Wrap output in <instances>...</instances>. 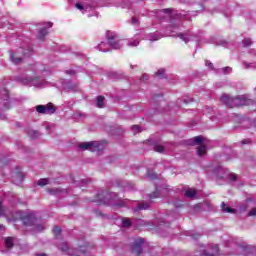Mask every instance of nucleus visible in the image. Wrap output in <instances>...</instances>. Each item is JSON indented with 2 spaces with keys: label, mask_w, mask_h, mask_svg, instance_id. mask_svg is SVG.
Segmentation results:
<instances>
[{
  "label": "nucleus",
  "mask_w": 256,
  "mask_h": 256,
  "mask_svg": "<svg viewBox=\"0 0 256 256\" xmlns=\"http://www.w3.org/2000/svg\"><path fill=\"white\" fill-rule=\"evenodd\" d=\"M220 101L227 105L229 109H233L235 107H245L247 105H251V100H247L243 96L231 97L229 94H223L220 98Z\"/></svg>",
  "instance_id": "nucleus-1"
},
{
  "label": "nucleus",
  "mask_w": 256,
  "mask_h": 256,
  "mask_svg": "<svg viewBox=\"0 0 256 256\" xmlns=\"http://www.w3.org/2000/svg\"><path fill=\"white\" fill-rule=\"evenodd\" d=\"M116 200L117 194L104 190L96 195V199L94 201L98 205H118L121 207V205L115 203Z\"/></svg>",
  "instance_id": "nucleus-2"
},
{
  "label": "nucleus",
  "mask_w": 256,
  "mask_h": 256,
  "mask_svg": "<svg viewBox=\"0 0 256 256\" xmlns=\"http://www.w3.org/2000/svg\"><path fill=\"white\" fill-rule=\"evenodd\" d=\"M79 149H82V151H103L105 149V143L104 142H82L78 145Z\"/></svg>",
  "instance_id": "nucleus-3"
},
{
  "label": "nucleus",
  "mask_w": 256,
  "mask_h": 256,
  "mask_svg": "<svg viewBox=\"0 0 256 256\" xmlns=\"http://www.w3.org/2000/svg\"><path fill=\"white\" fill-rule=\"evenodd\" d=\"M106 37L109 45H111L113 49H121V47L119 46V36H117V33L108 31Z\"/></svg>",
  "instance_id": "nucleus-4"
},
{
  "label": "nucleus",
  "mask_w": 256,
  "mask_h": 256,
  "mask_svg": "<svg viewBox=\"0 0 256 256\" xmlns=\"http://www.w3.org/2000/svg\"><path fill=\"white\" fill-rule=\"evenodd\" d=\"M143 245H145V239L137 238L132 244V253H136V255H142Z\"/></svg>",
  "instance_id": "nucleus-5"
},
{
  "label": "nucleus",
  "mask_w": 256,
  "mask_h": 256,
  "mask_svg": "<svg viewBox=\"0 0 256 256\" xmlns=\"http://www.w3.org/2000/svg\"><path fill=\"white\" fill-rule=\"evenodd\" d=\"M21 220L23 225H25L26 227H31L35 223H37V218L33 214H23L21 216Z\"/></svg>",
  "instance_id": "nucleus-6"
},
{
  "label": "nucleus",
  "mask_w": 256,
  "mask_h": 256,
  "mask_svg": "<svg viewBox=\"0 0 256 256\" xmlns=\"http://www.w3.org/2000/svg\"><path fill=\"white\" fill-rule=\"evenodd\" d=\"M55 111H57V108L55 105H53V103L50 102L46 105V115H53Z\"/></svg>",
  "instance_id": "nucleus-7"
},
{
  "label": "nucleus",
  "mask_w": 256,
  "mask_h": 256,
  "mask_svg": "<svg viewBox=\"0 0 256 256\" xmlns=\"http://www.w3.org/2000/svg\"><path fill=\"white\" fill-rule=\"evenodd\" d=\"M221 209L224 213H237V210L227 206L225 202L221 204Z\"/></svg>",
  "instance_id": "nucleus-8"
},
{
  "label": "nucleus",
  "mask_w": 256,
  "mask_h": 256,
  "mask_svg": "<svg viewBox=\"0 0 256 256\" xmlns=\"http://www.w3.org/2000/svg\"><path fill=\"white\" fill-rule=\"evenodd\" d=\"M47 35H49V31H47V28H42L39 31L38 39L40 41H43V39H45V37H47Z\"/></svg>",
  "instance_id": "nucleus-9"
},
{
  "label": "nucleus",
  "mask_w": 256,
  "mask_h": 256,
  "mask_svg": "<svg viewBox=\"0 0 256 256\" xmlns=\"http://www.w3.org/2000/svg\"><path fill=\"white\" fill-rule=\"evenodd\" d=\"M4 243H5L6 249H13L14 247L13 237H6Z\"/></svg>",
  "instance_id": "nucleus-10"
},
{
  "label": "nucleus",
  "mask_w": 256,
  "mask_h": 256,
  "mask_svg": "<svg viewBox=\"0 0 256 256\" xmlns=\"http://www.w3.org/2000/svg\"><path fill=\"white\" fill-rule=\"evenodd\" d=\"M197 195V190L195 189H188L185 191V196L189 199H193Z\"/></svg>",
  "instance_id": "nucleus-11"
},
{
  "label": "nucleus",
  "mask_w": 256,
  "mask_h": 256,
  "mask_svg": "<svg viewBox=\"0 0 256 256\" xmlns=\"http://www.w3.org/2000/svg\"><path fill=\"white\" fill-rule=\"evenodd\" d=\"M104 102H105V96H98V97H97L96 106H97L99 109H103V107H104Z\"/></svg>",
  "instance_id": "nucleus-12"
},
{
  "label": "nucleus",
  "mask_w": 256,
  "mask_h": 256,
  "mask_svg": "<svg viewBox=\"0 0 256 256\" xmlns=\"http://www.w3.org/2000/svg\"><path fill=\"white\" fill-rule=\"evenodd\" d=\"M149 207V203L147 202H141L137 205V207L134 209V211H143Z\"/></svg>",
  "instance_id": "nucleus-13"
},
{
  "label": "nucleus",
  "mask_w": 256,
  "mask_h": 256,
  "mask_svg": "<svg viewBox=\"0 0 256 256\" xmlns=\"http://www.w3.org/2000/svg\"><path fill=\"white\" fill-rule=\"evenodd\" d=\"M197 153H198L199 157H203V155H205V153H207V147L205 145H200L197 148Z\"/></svg>",
  "instance_id": "nucleus-14"
},
{
  "label": "nucleus",
  "mask_w": 256,
  "mask_h": 256,
  "mask_svg": "<svg viewBox=\"0 0 256 256\" xmlns=\"http://www.w3.org/2000/svg\"><path fill=\"white\" fill-rule=\"evenodd\" d=\"M11 61L15 65H18V63H21L23 61V58L19 57L17 54H12Z\"/></svg>",
  "instance_id": "nucleus-15"
},
{
  "label": "nucleus",
  "mask_w": 256,
  "mask_h": 256,
  "mask_svg": "<svg viewBox=\"0 0 256 256\" xmlns=\"http://www.w3.org/2000/svg\"><path fill=\"white\" fill-rule=\"evenodd\" d=\"M37 113L45 114L47 115V108L45 105H38L36 106Z\"/></svg>",
  "instance_id": "nucleus-16"
},
{
  "label": "nucleus",
  "mask_w": 256,
  "mask_h": 256,
  "mask_svg": "<svg viewBox=\"0 0 256 256\" xmlns=\"http://www.w3.org/2000/svg\"><path fill=\"white\" fill-rule=\"evenodd\" d=\"M37 184H38L40 187H45V185H49V179H47V178H42V179L38 180Z\"/></svg>",
  "instance_id": "nucleus-17"
},
{
  "label": "nucleus",
  "mask_w": 256,
  "mask_h": 256,
  "mask_svg": "<svg viewBox=\"0 0 256 256\" xmlns=\"http://www.w3.org/2000/svg\"><path fill=\"white\" fill-rule=\"evenodd\" d=\"M154 151L156 153H163V151H165V147H163V145H155L154 146Z\"/></svg>",
  "instance_id": "nucleus-18"
},
{
  "label": "nucleus",
  "mask_w": 256,
  "mask_h": 256,
  "mask_svg": "<svg viewBox=\"0 0 256 256\" xmlns=\"http://www.w3.org/2000/svg\"><path fill=\"white\" fill-rule=\"evenodd\" d=\"M163 37L162 34H154L151 36L150 41H159V39H163Z\"/></svg>",
  "instance_id": "nucleus-19"
},
{
  "label": "nucleus",
  "mask_w": 256,
  "mask_h": 256,
  "mask_svg": "<svg viewBox=\"0 0 256 256\" xmlns=\"http://www.w3.org/2000/svg\"><path fill=\"white\" fill-rule=\"evenodd\" d=\"M60 251H69V245H67V242H63L59 247Z\"/></svg>",
  "instance_id": "nucleus-20"
},
{
  "label": "nucleus",
  "mask_w": 256,
  "mask_h": 256,
  "mask_svg": "<svg viewBox=\"0 0 256 256\" xmlns=\"http://www.w3.org/2000/svg\"><path fill=\"white\" fill-rule=\"evenodd\" d=\"M147 177H149V179H158L157 173L153 172V171H148L147 172Z\"/></svg>",
  "instance_id": "nucleus-21"
},
{
  "label": "nucleus",
  "mask_w": 256,
  "mask_h": 256,
  "mask_svg": "<svg viewBox=\"0 0 256 256\" xmlns=\"http://www.w3.org/2000/svg\"><path fill=\"white\" fill-rule=\"evenodd\" d=\"M150 199H158L159 198V190H157V188L155 189V191L151 194H149Z\"/></svg>",
  "instance_id": "nucleus-22"
},
{
  "label": "nucleus",
  "mask_w": 256,
  "mask_h": 256,
  "mask_svg": "<svg viewBox=\"0 0 256 256\" xmlns=\"http://www.w3.org/2000/svg\"><path fill=\"white\" fill-rule=\"evenodd\" d=\"M123 227H131V220L129 218H124L122 220Z\"/></svg>",
  "instance_id": "nucleus-23"
},
{
  "label": "nucleus",
  "mask_w": 256,
  "mask_h": 256,
  "mask_svg": "<svg viewBox=\"0 0 256 256\" xmlns=\"http://www.w3.org/2000/svg\"><path fill=\"white\" fill-rule=\"evenodd\" d=\"M53 233L55 237H59V235H61V228L59 226H54Z\"/></svg>",
  "instance_id": "nucleus-24"
},
{
  "label": "nucleus",
  "mask_w": 256,
  "mask_h": 256,
  "mask_svg": "<svg viewBox=\"0 0 256 256\" xmlns=\"http://www.w3.org/2000/svg\"><path fill=\"white\" fill-rule=\"evenodd\" d=\"M194 143H195L196 145H201V144L203 143V137H201V136H196V137L194 138Z\"/></svg>",
  "instance_id": "nucleus-25"
},
{
  "label": "nucleus",
  "mask_w": 256,
  "mask_h": 256,
  "mask_svg": "<svg viewBox=\"0 0 256 256\" xmlns=\"http://www.w3.org/2000/svg\"><path fill=\"white\" fill-rule=\"evenodd\" d=\"M105 45H107L106 43H100L98 45L99 51H102L103 53H107V50L103 49V47H105Z\"/></svg>",
  "instance_id": "nucleus-26"
},
{
  "label": "nucleus",
  "mask_w": 256,
  "mask_h": 256,
  "mask_svg": "<svg viewBox=\"0 0 256 256\" xmlns=\"http://www.w3.org/2000/svg\"><path fill=\"white\" fill-rule=\"evenodd\" d=\"M132 131L135 133H141V127H139V125H134L132 126Z\"/></svg>",
  "instance_id": "nucleus-27"
},
{
  "label": "nucleus",
  "mask_w": 256,
  "mask_h": 256,
  "mask_svg": "<svg viewBox=\"0 0 256 256\" xmlns=\"http://www.w3.org/2000/svg\"><path fill=\"white\" fill-rule=\"evenodd\" d=\"M157 77H163L165 75V70L160 69L156 72Z\"/></svg>",
  "instance_id": "nucleus-28"
},
{
  "label": "nucleus",
  "mask_w": 256,
  "mask_h": 256,
  "mask_svg": "<svg viewBox=\"0 0 256 256\" xmlns=\"http://www.w3.org/2000/svg\"><path fill=\"white\" fill-rule=\"evenodd\" d=\"M251 39H246V40H244L243 41V45H244V47H249V46H251Z\"/></svg>",
  "instance_id": "nucleus-29"
},
{
  "label": "nucleus",
  "mask_w": 256,
  "mask_h": 256,
  "mask_svg": "<svg viewBox=\"0 0 256 256\" xmlns=\"http://www.w3.org/2000/svg\"><path fill=\"white\" fill-rule=\"evenodd\" d=\"M178 37L180 38V39H182V41H184L185 43H188L189 42V39H187V38H185V35H183V34H178Z\"/></svg>",
  "instance_id": "nucleus-30"
},
{
  "label": "nucleus",
  "mask_w": 256,
  "mask_h": 256,
  "mask_svg": "<svg viewBox=\"0 0 256 256\" xmlns=\"http://www.w3.org/2000/svg\"><path fill=\"white\" fill-rule=\"evenodd\" d=\"M61 190L59 189H52L49 191V193H51V195H57Z\"/></svg>",
  "instance_id": "nucleus-31"
},
{
  "label": "nucleus",
  "mask_w": 256,
  "mask_h": 256,
  "mask_svg": "<svg viewBox=\"0 0 256 256\" xmlns=\"http://www.w3.org/2000/svg\"><path fill=\"white\" fill-rule=\"evenodd\" d=\"M255 215H256V208H253L252 210H250L249 216L250 217H255Z\"/></svg>",
  "instance_id": "nucleus-32"
},
{
  "label": "nucleus",
  "mask_w": 256,
  "mask_h": 256,
  "mask_svg": "<svg viewBox=\"0 0 256 256\" xmlns=\"http://www.w3.org/2000/svg\"><path fill=\"white\" fill-rule=\"evenodd\" d=\"M76 9H79V11H83L84 7L82 6L81 3H76L75 5Z\"/></svg>",
  "instance_id": "nucleus-33"
},
{
  "label": "nucleus",
  "mask_w": 256,
  "mask_h": 256,
  "mask_svg": "<svg viewBox=\"0 0 256 256\" xmlns=\"http://www.w3.org/2000/svg\"><path fill=\"white\" fill-rule=\"evenodd\" d=\"M161 13H165L166 15L170 16L171 15V9H164L161 11Z\"/></svg>",
  "instance_id": "nucleus-34"
},
{
  "label": "nucleus",
  "mask_w": 256,
  "mask_h": 256,
  "mask_svg": "<svg viewBox=\"0 0 256 256\" xmlns=\"http://www.w3.org/2000/svg\"><path fill=\"white\" fill-rule=\"evenodd\" d=\"M130 47H137V45H139V41L138 40H134L132 43L129 44Z\"/></svg>",
  "instance_id": "nucleus-35"
},
{
  "label": "nucleus",
  "mask_w": 256,
  "mask_h": 256,
  "mask_svg": "<svg viewBox=\"0 0 256 256\" xmlns=\"http://www.w3.org/2000/svg\"><path fill=\"white\" fill-rule=\"evenodd\" d=\"M230 179H231V181H237L236 174H230Z\"/></svg>",
  "instance_id": "nucleus-36"
},
{
  "label": "nucleus",
  "mask_w": 256,
  "mask_h": 256,
  "mask_svg": "<svg viewBox=\"0 0 256 256\" xmlns=\"http://www.w3.org/2000/svg\"><path fill=\"white\" fill-rule=\"evenodd\" d=\"M7 109H11V106H9V102L4 103V110L7 111Z\"/></svg>",
  "instance_id": "nucleus-37"
},
{
  "label": "nucleus",
  "mask_w": 256,
  "mask_h": 256,
  "mask_svg": "<svg viewBox=\"0 0 256 256\" xmlns=\"http://www.w3.org/2000/svg\"><path fill=\"white\" fill-rule=\"evenodd\" d=\"M247 143H251V140L250 139L242 140V145H247Z\"/></svg>",
  "instance_id": "nucleus-38"
},
{
  "label": "nucleus",
  "mask_w": 256,
  "mask_h": 256,
  "mask_svg": "<svg viewBox=\"0 0 256 256\" xmlns=\"http://www.w3.org/2000/svg\"><path fill=\"white\" fill-rule=\"evenodd\" d=\"M66 73H67V75H75L74 70H67Z\"/></svg>",
  "instance_id": "nucleus-39"
},
{
  "label": "nucleus",
  "mask_w": 256,
  "mask_h": 256,
  "mask_svg": "<svg viewBox=\"0 0 256 256\" xmlns=\"http://www.w3.org/2000/svg\"><path fill=\"white\" fill-rule=\"evenodd\" d=\"M201 256H215V255L209 254L207 253V251L204 250Z\"/></svg>",
  "instance_id": "nucleus-40"
},
{
  "label": "nucleus",
  "mask_w": 256,
  "mask_h": 256,
  "mask_svg": "<svg viewBox=\"0 0 256 256\" xmlns=\"http://www.w3.org/2000/svg\"><path fill=\"white\" fill-rule=\"evenodd\" d=\"M214 251L216 252V255H219V246H214Z\"/></svg>",
  "instance_id": "nucleus-41"
},
{
  "label": "nucleus",
  "mask_w": 256,
  "mask_h": 256,
  "mask_svg": "<svg viewBox=\"0 0 256 256\" xmlns=\"http://www.w3.org/2000/svg\"><path fill=\"white\" fill-rule=\"evenodd\" d=\"M199 237H201L199 234H193L192 235V239H199Z\"/></svg>",
  "instance_id": "nucleus-42"
},
{
  "label": "nucleus",
  "mask_w": 256,
  "mask_h": 256,
  "mask_svg": "<svg viewBox=\"0 0 256 256\" xmlns=\"http://www.w3.org/2000/svg\"><path fill=\"white\" fill-rule=\"evenodd\" d=\"M23 55H24V57H27V56H28V57H31V51H29V54H27V52L24 51V52H23Z\"/></svg>",
  "instance_id": "nucleus-43"
},
{
  "label": "nucleus",
  "mask_w": 256,
  "mask_h": 256,
  "mask_svg": "<svg viewBox=\"0 0 256 256\" xmlns=\"http://www.w3.org/2000/svg\"><path fill=\"white\" fill-rule=\"evenodd\" d=\"M223 71H224V73H227V71H231V67H225V68L223 69Z\"/></svg>",
  "instance_id": "nucleus-44"
},
{
  "label": "nucleus",
  "mask_w": 256,
  "mask_h": 256,
  "mask_svg": "<svg viewBox=\"0 0 256 256\" xmlns=\"http://www.w3.org/2000/svg\"><path fill=\"white\" fill-rule=\"evenodd\" d=\"M138 19L137 18H132V23H133V25H135V23H138Z\"/></svg>",
  "instance_id": "nucleus-45"
},
{
  "label": "nucleus",
  "mask_w": 256,
  "mask_h": 256,
  "mask_svg": "<svg viewBox=\"0 0 256 256\" xmlns=\"http://www.w3.org/2000/svg\"><path fill=\"white\" fill-rule=\"evenodd\" d=\"M206 65H207V67H209L210 69H213V63H207V62H206Z\"/></svg>",
  "instance_id": "nucleus-46"
},
{
  "label": "nucleus",
  "mask_w": 256,
  "mask_h": 256,
  "mask_svg": "<svg viewBox=\"0 0 256 256\" xmlns=\"http://www.w3.org/2000/svg\"><path fill=\"white\" fill-rule=\"evenodd\" d=\"M47 27L49 28L53 27V22H47Z\"/></svg>",
  "instance_id": "nucleus-47"
},
{
  "label": "nucleus",
  "mask_w": 256,
  "mask_h": 256,
  "mask_svg": "<svg viewBox=\"0 0 256 256\" xmlns=\"http://www.w3.org/2000/svg\"><path fill=\"white\" fill-rule=\"evenodd\" d=\"M33 133H34V136H32V139H35V137H38L39 132H33Z\"/></svg>",
  "instance_id": "nucleus-48"
},
{
  "label": "nucleus",
  "mask_w": 256,
  "mask_h": 256,
  "mask_svg": "<svg viewBox=\"0 0 256 256\" xmlns=\"http://www.w3.org/2000/svg\"><path fill=\"white\" fill-rule=\"evenodd\" d=\"M2 207V203L0 202V215H3V208Z\"/></svg>",
  "instance_id": "nucleus-49"
},
{
  "label": "nucleus",
  "mask_w": 256,
  "mask_h": 256,
  "mask_svg": "<svg viewBox=\"0 0 256 256\" xmlns=\"http://www.w3.org/2000/svg\"><path fill=\"white\" fill-rule=\"evenodd\" d=\"M36 256H47V254L42 253V254H37Z\"/></svg>",
  "instance_id": "nucleus-50"
},
{
  "label": "nucleus",
  "mask_w": 256,
  "mask_h": 256,
  "mask_svg": "<svg viewBox=\"0 0 256 256\" xmlns=\"http://www.w3.org/2000/svg\"><path fill=\"white\" fill-rule=\"evenodd\" d=\"M81 251V253H87V251L86 250H80Z\"/></svg>",
  "instance_id": "nucleus-51"
},
{
  "label": "nucleus",
  "mask_w": 256,
  "mask_h": 256,
  "mask_svg": "<svg viewBox=\"0 0 256 256\" xmlns=\"http://www.w3.org/2000/svg\"><path fill=\"white\" fill-rule=\"evenodd\" d=\"M184 103H186V104H187V103H189V101H187V100H184Z\"/></svg>",
  "instance_id": "nucleus-52"
},
{
  "label": "nucleus",
  "mask_w": 256,
  "mask_h": 256,
  "mask_svg": "<svg viewBox=\"0 0 256 256\" xmlns=\"http://www.w3.org/2000/svg\"><path fill=\"white\" fill-rule=\"evenodd\" d=\"M18 177H21V174H17Z\"/></svg>",
  "instance_id": "nucleus-53"
},
{
  "label": "nucleus",
  "mask_w": 256,
  "mask_h": 256,
  "mask_svg": "<svg viewBox=\"0 0 256 256\" xmlns=\"http://www.w3.org/2000/svg\"><path fill=\"white\" fill-rule=\"evenodd\" d=\"M3 227V225H0V229Z\"/></svg>",
  "instance_id": "nucleus-54"
}]
</instances>
